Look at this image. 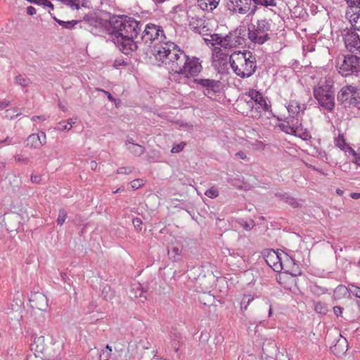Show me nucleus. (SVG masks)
Wrapping results in <instances>:
<instances>
[{
  "instance_id": "0e129e2a",
  "label": "nucleus",
  "mask_w": 360,
  "mask_h": 360,
  "mask_svg": "<svg viewBox=\"0 0 360 360\" xmlns=\"http://www.w3.org/2000/svg\"><path fill=\"white\" fill-rule=\"evenodd\" d=\"M254 226V222L252 221L250 224L249 223H245L244 224V227L246 229H252Z\"/></svg>"
},
{
  "instance_id": "680f3d73",
  "label": "nucleus",
  "mask_w": 360,
  "mask_h": 360,
  "mask_svg": "<svg viewBox=\"0 0 360 360\" xmlns=\"http://www.w3.org/2000/svg\"><path fill=\"white\" fill-rule=\"evenodd\" d=\"M41 180V177L38 175H32L31 176V181L33 183H39Z\"/></svg>"
},
{
  "instance_id": "473e14b6",
  "label": "nucleus",
  "mask_w": 360,
  "mask_h": 360,
  "mask_svg": "<svg viewBox=\"0 0 360 360\" xmlns=\"http://www.w3.org/2000/svg\"><path fill=\"white\" fill-rule=\"evenodd\" d=\"M350 293H352L354 296L360 298V288L354 285L349 284L348 285V288L347 289Z\"/></svg>"
},
{
  "instance_id": "ddd939ff",
  "label": "nucleus",
  "mask_w": 360,
  "mask_h": 360,
  "mask_svg": "<svg viewBox=\"0 0 360 360\" xmlns=\"http://www.w3.org/2000/svg\"><path fill=\"white\" fill-rule=\"evenodd\" d=\"M242 38L239 36H237L236 33H230L223 38L219 37L217 39H216V41L225 49H230L242 44Z\"/></svg>"
},
{
  "instance_id": "aec40b11",
  "label": "nucleus",
  "mask_w": 360,
  "mask_h": 360,
  "mask_svg": "<svg viewBox=\"0 0 360 360\" xmlns=\"http://www.w3.org/2000/svg\"><path fill=\"white\" fill-rule=\"evenodd\" d=\"M335 144L345 153L349 155H355V150L347 144L342 134H339L338 136L335 138Z\"/></svg>"
},
{
  "instance_id": "a18cd8bd",
  "label": "nucleus",
  "mask_w": 360,
  "mask_h": 360,
  "mask_svg": "<svg viewBox=\"0 0 360 360\" xmlns=\"http://www.w3.org/2000/svg\"><path fill=\"white\" fill-rule=\"evenodd\" d=\"M132 223L136 229H137V230L141 229L142 221L140 218L136 217V218L133 219Z\"/></svg>"
},
{
  "instance_id": "0eeeda50",
  "label": "nucleus",
  "mask_w": 360,
  "mask_h": 360,
  "mask_svg": "<svg viewBox=\"0 0 360 360\" xmlns=\"http://www.w3.org/2000/svg\"><path fill=\"white\" fill-rule=\"evenodd\" d=\"M202 67L201 65L191 63L189 68L186 70H177L176 71H169V79L172 82L178 84H186L190 77H194L201 72Z\"/></svg>"
},
{
  "instance_id": "4c0bfd02",
  "label": "nucleus",
  "mask_w": 360,
  "mask_h": 360,
  "mask_svg": "<svg viewBox=\"0 0 360 360\" xmlns=\"http://www.w3.org/2000/svg\"><path fill=\"white\" fill-rule=\"evenodd\" d=\"M15 160L18 162H22L25 165H27L30 162V159L27 157H25L22 154H16L14 156Z\"/></svg>"
},
{
  "instance_id": "2f4dec72",
  "label": "nucleus",
  "mask_w": 360,
  "mask_h": 360,
  "mask_svg": "<svg viewBox=\"0 0 360 360\" xmlns=\"http://www.w3.org/2000/svg\"><path fill=\"white\" fill-rule=\"evenodd\" d=\"M256 5L263 6H276L275 0H252Z\"/></svg>"
},
{
  "instance_id": "13d9d810",
  "label": "nucleus",
  "mask_w": 360,
  "mask_h": 360,
  "mask_svg": "<svg viewBox=\"0 0 360 360\" xmlns=\"http://www.w3.org/2000/svg\"><path fill=\"white\" fill-rule=\"evenodd\" d=\"M236 156L242 160H245L247 158L245 153L243 151H239L236 153Z\"/></svg>"
},
{
  "instance_id": "bb28decb",
  "label": "nucleus",
  "mask_w": 360,
  "mask_h": 360,
  "mask_svg": "<svg viewBox=\"0 0 360 360\" xmlns=\"http://www.w3.org/2000/svg\"><path fill=\"white\" fill-rule=\"evenodd\" d=\"M353 13L350 15L349 20L356 30L360 31V9L359 11H352Z\"/></svg>"
},
{
  "instance_id": "a19ab883",
  "label": "nucleus",
  "mask_w": 360,
  "mask_h": 360,
  "mask_svg": "<svg viewBox=\"0 0 360 360\" xmlns=\"http://www.w3.org/2000/svg\"><path fill=\"white\" fill-rule=\"evenodd\" d=\"M130 184H131V188L134 190H136V189L141 188L143 186V183L142 179H134L132 181H131Z\"/></svg>"
},
{
  "instance_id": "393cba45",
  "label": "nucleus",
  "mask_w": 360,
  "mask_h": 360,
  "mask_svg": "<svg viewBox=\"0 0 360 360\" xmlns=\"http://www.w3.org/2000/svg\"><path fill=\"white\" fill-rule=\"evenodd\" d=\"M15 83L21 87H28L32 84L31 79L26 75L20 74L15 77Z\"/></svg>"
},
{
  "instance_id": "e2e57ef3",
  "label": "nucleus",
  "mask_w": 360,
  "mask_h": 360,
  "mask_svg": "<svg viewBox=\"0 0 360 360\" xmlns=\"http://www.w3.org/2000/svg\"><path fill=\"white\" fill-rule=\"evenodd\" d=\"M350 197L355 200L359 199L360 198V193H351Z\"/></svg>"
},
{
  "instance_id": "6e6d98bb",
  "label": "nucleus",
  "mask_w": 360,
  "mask_h": 360,
  "mask_svg": "<svg viewBox=\"0 0 360 360\" xmlns=\"http://www.w3.org/2000/svg\"><path fill=\"white\" fill-rule=\"evenodd\" d=\"M276 196L278 197V198L281 199L282 200H285L286 199V197H288L289 195L286 193H276Z\"/></svg>"
},
{
  "instance_id": "4d7b16f0",
  "label": "nucleus",
  "mask_w": 360,
  "mask_h": 360,
  "mask_svg": "<svg viewBox=\"0 0 360 360\" xmlns=\"http://www.w3.org/2000/svg\"><path fill=\"white\" fill-rule=\"evenodd\" d=\"M98 91L103 92L107 96L109 101H115L114 98L112 96V95L108 91H105L103 89H98Z\"/></svg>"
},
{
  "instance_id": "338daca9",
  "label": "nucleus",
  "mask_w": 360,
  "mask_h": 360,
  "mask_svg": "<svg viewBox=\"0 0 360 360\" xmlns=\"http://www.w3.org/2000/svg\"><path fill=\"white\" fill-rule=\"evenodd\" d=\"M257 6L255 5L253 8H250V11L248 13L249 15H254L256 10H257Z\"/></svg>"
},
{
  "instance_id": "052dcab7",
  "label": "nucleus",
  "mask_w": 360,
  "mask_h": 360,
  "mask_svg": "<svg viewBox=\"0 0 360 360\" xmlns=\"http://www.w3.org/2000/svg\"><path fill=\"white\" fill-rule=\"evenodd\" d=\"M46 120V117L44 116V115H41V116H33L32 117V120L35 122L37 120H42V121H44Z\"/></svg>"
},
{
  "instance_id": "c756f323",
  "label": "nucleus",
  "mask_w": 360,
  "mask_h": 360,
  "mask_svg": "<svg viewBox=\"0 0 360 360\" xmlns=\"http://www.w3.org/2000/svg\"><path fill=\"white\" fill-rule=\"evenodd\" d=\"M342 347V348L338 351V352L336 354V355H339L340 354H345V352L347 349V344L345 339L344 340H339L336 345L333 347V352H335L337 350L339 349V347Z\"/></svg>"
},
{
  "instance_id": "ea45409f",
  "label": "nucleus",
  "mask_w": 360,
  "mask_h": 360,
  "mask_svg": "<svg viewBox=\"0 0 360 360\" xmlns=\"http://www.w3.org/2000/svg\"><path fill=\"white\" fill-rule=\"evenodd\" d=\"M285 202L290 205L293 207H297L300 205V203L297 201V200L295 199L293 197L290 196V195L288 197H286Z\"/></svg>"
},
{
  "instance_id": "1a4fd4ad",
  "label": "nucleus",
  "mask_w": 360,
  "mask_h": 360,
  "mask_svg": "<svg viewBox=\"0 0 360 360\" xmlns=\"http://www.w3.org/2000/svg\"><path fill=\"white\" fill-rule=\"evenodd\" d=\"M338 72L344 77L360 72V58L354 55L345 56L342 64L339 66Z\"/></svg>"
},
{
  "instance_id": "f704fd0d",
  "label": "nucleus",
  "mask_w": 360,
  "mask_h": 360,
  "mask_svg": "<svg viewBox=\"0 0 360 360\" xmlns=\"http://www.w3.org/2000/svg\"><path fill=\"white\" fill-rule=\"evenodd\" d=\"M346 2L352 8V11H359L360 0H346Z\"/></svg>"
},
{
  "instance_id": "c03bdc74",
  "label": "nucleus",
  "mask_w": 360,
  "mask_h": 360,
  "mask_svg": "<svg viewBox=\"0 0 360 360\" xmlns=\"http://www.w3.org/2000/svg\"><path fill=\"white\" fill-rule=\"evenodd\" d=\"M350 107L356 108L358 110H360V96L359 93L355 97V98L353 100V101H352Z\"/></svg>"
},
{
  "instance_id": "39448f33",
  "label": "nucleus",
  "mask_w": 360,
  "mask_h": 360,
  "mask_svg": "<svg viewBox=\"0 0 360 360\" xmlns=\"http://www.w3.org/2000/svg\"><path fill=\"white\" fill-rule=\"evenodd\" d=\"M314 96L319 104L325 109L331 111L335 106L334 91L330 85H323L314 89Z\"/></svg>"
},
{
  "instance_id": "5fc2aeb1",
  "label": "nucleus",
  "mask_w": 360,
  "mask_h": 360,
  "mask_svg": "<svg viewBox=\"0 0 360 360\" xmlns=\"http://www.w3.org/2000/svg\"><path fill=\"white\" fill-rule=\"evenodd\" d=\"M40 5H43L44 6H47L51 8L52 10L53 9V4H51L48 0H42Z\"/></svg>"
},
{
  "instance_id": "4be33fe9",
  "label": "nucleus",
  "mask_w": 360,
  "mask_h": 360,
  "mask_svg": "<svg viewBox=\"0 0 360 360\" xmlns=\"http://www.w3.org/2000/svg\"><path fill=\"white\" fill-rule=\"evenodd\" d=\"M129 294V297L132 300L138 297H143L144 299L146 298L145 295L146 292L143 291L140 284H134L133 285H131Z\"/></svg>"
},
{
  "instance_id": "bf43d9fd",
  "label": "nucleus",
  "mask_w": 360,
  "mask_h": 360,
  "mask_svg": "<svg viewBox=\"0 0 360 360\" xmlns=\"http://www.w3.org/2000/svg\"><path fill=\"white\" fill-rule=\"evenodd\" d=\"M354 158V160L356 165L360 166V153H357L355 151V155H352Z\"/></svg>"
},
{
  "instance_id": "cd10ccee",
  "label": "nucleus",
  "mask_w": 360,
  "mask_h": 360,
  "mask_svg": "<svg viewBox=\"0 0 360 360\" xmlns=\"http://www.w3.org/2000/svg\"><path fill=\"white\" fill-rule=\"evenodd\" d=\"M53 19L65 29L71 30L76 25L81 22V20H70V21H64L59 19H57L56 18L53 17Z\"/></svg>"
},
{
  "instance_id": "f257e3e1",
  "label": "nucleus",
  "mask_w": 360,
  "mask_h": 360,
  "mask_svg": "<svg viewBox=\"0 0 360 360\" xmlns=\"http://www.w3.org/2000/svg\"><path fill=\"white\" fill-rule=\"evenodd\" d=\"M91 28L90 31L95 34H100L107 30L112 41L124 54H129L138 49L147 51L158 44L167 41L163 30L160 26L148 24L142 33L140 41H134L141 30L142 24L134 18L126 15L113 16L109 21L103 20L94 15H85L84 20Z\"/></svg>"
},
{
  "instance_id": "864d4df0",
  "label": "nucleus",
  "mask_w": 360,
  "mask_h": 360,
  "mask_svg": "<svg viewBox=\"0 0 360 360\" xmlns=\"http://www.w3.org/2000/svg\"><path fill=\"white\" fill-rule=\"evenodd\" d=\"M10 105V101L7 100H3L0 102V110L4 109L6 107Z\"/></svg>"
},
{
  "instance_id": "7c9ffc66",
  "label": "nucleus",
  "mask_w": 360,
  "mask_h": 360,
  "mask_svg": "<svg viewBox=\"0 0 360 360\" xmlns=\"http://www.w3.org/2000/svg\"><path fill=\"white\" fill-rule=\"evenodd\" d=\"M349 44L352 46L351 51H357L360 53V38L359 36H352L351 42H349Z\"/></svg>"
},
{
  "instance_id": "e433bc0d",
  "label": "nucleus",
  "mask_w": 360,
  "mask_h": 360,
  "mask_svg": "<svg viewBox=\"0 0 360 360\" xmlns=\"http://www.w3.org/2000/svg\"><path fill=\"white\" fill-rule=\"evenodd\" d=\"M17 111H18V108H15L7 110H6L7 114H6V117L10 120H12L14 117L20 115L21 112H17Z\"/></svg>"
},
{
  "instance_id": "49530a36",
  "label": "nucleus",
  "mask_w": 360,
  "mask_h": 360,
  "mask_svg": "<svg viewBox=\"0 0 360 360\" xmlns=\"http://www.w3.org/2000/svg\"><path fill=\"white\" fill-rule=\"evenodd\" d=\"M110 354L109 351L102 350L99 356V360H108Z\"/></svg>"
},
{
  "instance_id": "f8f14e48",
  "label": "nucleus",
  "mask_w": 360,
  "mask_h": 360,
  "mask_svg": "<svg viewBox=\"0 0 360 360\" xmlns=\"http://www.w3.org/2000/svg\"><path fill=\"white\" fill-rule=\"evenodd\" d=\"M358 92L356 88L349 85L343 86L340 91L338 98L346 107L351 106L352 101L355 98Z\"/></svg>"
},
{
  "instance_id": "f3484780",
  "label": "nucleus",
  "mask_w": 360,
  "mask_h": 360,
  "mask_svg": "<svg viewBox=\"0 0 360 360\" xmlns=\"http://www.w3.org/2000/svg\"><path fill=\"white\" fill-rule=\"evenodd\" d=\"M188 26L191 30L200 34H204V32L207 31L205 20L198 16L188 15Z\"/></svg>"
},
{
  "instance_id": "6ab92c4d",
  "label": "nucleus",
  "mask_w": 360,
  "mask_h": 360,
  "mask_svg": "<svg viewBox=\"0 0 360 360\" xmlns=\"http://www.w3.org/2000/svg\"><path fill=\"white\" fill-rule=\"evenodd\" d=\"M302 122L301 120H295L291 119L290 121H287L286 124H281L283 130L292 134H297L301 130Z\"/></svg>"
},
{
  "instance_id": "dca6fc26",
  "label": "nucleus",
  "mask_w": 360,
  "mask_h": 360,
  "mask_svg": "<svg viewBox=\"0 0 360 360\" xmlns=\"http://www.w3.org/2000/svg\"><path fill=\"white\" fill-rule=\"evenodd\" d=\"M26 141L27 146L32 148H40L46 143V135L43 131L41 132V135L32 134L27 137Z\"/></svg>"
},
{
  "instance_id": "7ed1b4c3",
  "label": "nucleus",
  "mask_w": 360,
  "mask_h": 360,
  "mask_svg": "<svg viewBox=\"0 0 360 360\" xmlns=\"http://www.w3.org/2000/svg\"><path fill=\"white\" fill-rule=\"evenodd\" d=\"M230 66L239 77L245 79L253 75L257 70L256 56L252 52H234L229 56Z\"/></svg>"
},
{
  "instance_id": "b1692460",
  "label": "nucleus",
  "mask_w": 360,
  "mask_h": 360,
  "mask_svg": "<svg viewBox=\"0 0 360 360\" xmlns=\"http://www.w3.org/2000/svg\"><path fill=\"white\" fill-rule=\"evenodd\" d=\"M228 56L226 53L221 52V49L217 51L215 49L214 53L213 55V64L216 67L217 62L218 61L219 64L222 63L223 65H226L227 63Z\"/></svg>"
},
{
  "instance_id": "5701e85b",
  "label": "nucleus",
  "mask_w": 360,
  "mask_h": 360,
  "mask_svg": "<svg viewBox=\"0 0 360 360\" xmlns=\"http://www.w3.org/2000/svg\"><path fill=\"white\" fill-rule=\"evenodd\" d=\"M182 252V248L181 245L171 246L168 249V255L170 259L174 262L180 260Z\"/></svg>"
},
{
  "instance_id": "c85d7f7f",
  "label": "nucleus",
  "mask_w": 360,
  "mask_h": 360,
  "mask_svg": "<svg viewBox=\"0 0 360 360\" xmlns=\"http://www.w3.org/2000/svg\"><path fill=\"white\" fill-rule=\"evenodd\" d=\"M101 297L104 300L109 301L113 299L115 297V292L109 285H106L103 288Z\"/></svg>"
},
{
  "instance_id": "79ce46f5",
  "label": "nucleus",
  "mask_w": 360,
  "mask_h": 360,
  "mask_svg": "<svg viewBox=\"0 0 360 360\" xmlns=\"http://www.w3.org/2000/svg\"><path fill=\"white\" fill-rule=\"evenodd\" d=\"M132 168L130 167H122L117 169V173L121 174H128L131 173Z\"/></svg>"
},
{
  "instance_id": "09e8293b",
  "label": "nucleus",
  "mask_w": 360,
  "mask_h": 360,
  "mask_svg": "<svg viewBox=\"0 0 360 360\" xmlns=\"http://www.w3.org/2000/svg\"><path fill=\"white\" fill-rule=\"evenodd\" d=\"M56 129L59 130V131H63V130H65V129L70 130V127H68V123L65 124V122H62L59 123V127H57Z\"/></svg>"
},
{
  "instance_id": "69168bd1",
  "label": "nucleus",
  "mask_w": 360,
  "mask_h": 360,
  "mask_svg": "<svg viewBox=\"0 0 360 360\" xmlns=\"http://www.w3.org/2000/svg\"><path fill=\"white\" fill-rule=\"evenodd\" d=\"M90 167L92 169H95L97 167V163L95 161H91Z\"/></svg>"
},
{
  "instance_id": "c9c22d12",
  "label": "nucleus",
  "mask_w": 360,
  "mask_h": 360,
  "mask_svg": "<svg viewBox=\"0 0 360 360\" xmlns=\"http://www.w3.org/2000/svg\"><path fill=\"white\" fill-rule=\"evenodd\" d=\"M67 218V212L64 209H60L58 213V217L57 219V223L58 225L62 226Z\"/></svg>"
},
{
  "instance_id": "9d476101",
  "label": "nucleus",
  "mask_w": 360,
  "mask_h": 360,
  "mask_svg": "<svg viewBox=\"0 0 360 360\" xmlns=\"http://www.w3.org/2000/svg\"><path fill=\"white\" fill-rule=\"evenodd\" d=\"M263 256L266 263L271 267L274 271L280 272L283 269L281 258L278 252L274 250H266L263 252Z\"/></svg>"
},
{
  "instance_id": "37998d69",
  "label": "nucleus",
  "mask_w": 360,
  "mask_h": 360,
  "mask_svg": "<svg viewBox=\"0 0 360 360\" xmlns=\"http://www.w3.org/2000/svg\"><path fill=\"white\" fill-rule=\"evenodd\" d=\"M296 135L299 136L304 140H308L311 138L309 132L306 129L304 131H302V128L301 130Z\"/></svg>"
},
{
  "instance_id": "8fccbe9b",
  "label": "nucleus",
  "mask_w": 360,
  "mask_h": 360,
  "mask_svg": "<svg viewBox=\"0 0 360 360\" xmlns=\"http://www.w3.org/2000/svg\"><path fill=\"white\" fill-rule=\"evenodd\" d=\"M13 308H12V310L14 311L15 313H18L17 316H16V319H17V321H18V318L20 317V313H19V310H20V305L18 304V303H15V305H12Z\"/></svg>"
},
{
  "instance_id": "9b49d317",
  "label": "nucleus",
  "mask_w": 360,
  "mask_h": 360,
  "mask_svg": "<svg viewBox=\"0 0 360 360\" xmlns=\"http://www.w3.org/2000/svg\"><path fill=\"white\" fill-rule=\"evenodd\" d=\"M306 108V104L301 103L297 100H290L287 105V110L290 117L287 119H293L295 120L302 121V117L304 115Z\"/></svg>"
},
{
  "instance_id": "a211bd4d",
  "label": "nucleus",
  "mask_w": 360,
  "mask_h": 360,
  "mask_svg": "<svg viewBox=\"0 0 360 360\" xmlns=\"http://www.w3.org/2000/svg\"><path fill=\"white\" fill-rule=\"evenodd\" d=\"M231 4L230 10L240 14H247L250 10L252 0H231Z\"/></svg>"
},
{
  "instance_id": "774afa93",
  "label": "nucleus",
  "mask_w": 360,
  "mask_h": 360,
  "mask_svg": "<svg viewBox=\"0 0 360 360\" xmlns=\"http://www.w3.org/2000/svg\"><path fill=\"white\" fill-rule=\"evenodd\" d=\"M132 143H134L132 139H128L125 143L127 147Z\"/></svg>"
},
{
  "instance_id": "f03ea898",
  "label": "nucleus",
  "mask_w": 360,
  "mask_h": 360,
  "mask_svg": "<svg viewBox=\"0 0 360 360\" xmlns=\"http://www.w3.org/2000/svg\"><path fill=\"white\" fill-rule=\"evenodd\" d=\"M152 55L158 62L165 64L168 71L186 70L190 68L191 63L201 65L198 58L190 57L170 41L155 45L152 49Z\"/></svg>"
},
{
  "instance_id": "4468645a",
  "label": "nucleus",
  "mask_w": 360,
  "mask_h": 360,
  "mask_svg": "<svg viewBox=\"0 0 360 360\" xmlns=\"http://www.w3.org/2000/svg\"><path fill=\"white\" fill-rule=\"evenodd\" d=\"M31 349L37 352L44 354L49 359L55 357L54 355H51L49 352V349L45 344V338L44 336L35 338L33 343L31 344Z\"/></svg>"
},
{
  "instance_id": "de8ad7c7",
  "label": "nucleus",
  "mask_w": 360,
  "mask_h": 360,
  "mask_svg": "<svg viewBox=\"0 0 360 360\" xmlns=\"http://www.w3.org/2000/svg\"><path fill=\"white\" fill-rule=\"evenodd\" d=\"M184 143L178 144L172 147L171 152L173 153H179L184 148Z\"/></svg>"
},
{
  "instance_id": "6e6552de",
  "label": "nucleus",
  "mask_w": 360,
  "mask_h": 360,
  "mask_svg": "<svg viewBox=\"0 0 360 360\" xmlns=\"http://www.w3.org/2000/svg\"><path fill=\"white\" fill-rule=\"evenodd\" d=\"M244 96L248 98V100H247V98H245V100L248 106L251 108V111H253L255 105H257V107H255L256 112L259 109L267 112L271 108V105L267 103L262 94L257 90L250 89L245 93Z\"/></svg>"
},
{
  "instance_id": "2eb2a0df",
  "label": "nucleus",
  "mask_w": 360,
  "mask_h": 360,
  "mask_svg": "<svg viewBox=\"0 0 360 360\" xmlns=\"http://www.w3.org/2000/svg\"><path fill=\"white\" fill-rule=\"evenodd\" d=\"M30 302L32 307L41 311H46L48 307V299L41 292H35L31 295Z\"/></svg>"
},
{
  "instance_id": "a878e982",
  "label": "nucleus",
  "mask_w": 360,
  "mask_h": 360,
  "mask_svg": "<svg viewBox=\"0 0 360 360\" xmlns=\"http://www.w3.org/2000/svg\"><path fill=\"white\" fill-rule=\"evenodd\" d=\"M127 150L135 156H141L145 151V148L137 143H132L127 146Z\"/></svg>"
},
{
  "instance_id": "603ef678",
  "label": "nucleus",
  "mask_w": 360,
  "mask_h": 360,
  "mask_svg": "<svg viewBox=\"0 0 360 360\" xmlns=\"http://www.w3.org/2000/svg\"><path fill=\"white\" fill-rule=\"evenodd\" d=\"M27 13L29 15H33L36 13V9L33 6H30L27 8Z\"/></svg>"
},
{
  "instance_id": "58836bf2",
  "label": "nucleus",
  "mask_w": 360,
  "mask_h": 360,
  "mask_svg": "<svg viewBox=\"0 0 360 360\" xmlns=\"http://www.w3.org/2000/svg\"><path fill=\"white\" fill-rule=\"evenodd\" d=\"M205 194L210 198H214L219 195V191L217 188L212 187L207 190Z\"/></svg>"
},
{
  "instance_id": "412c9836",
  "label": "nucleus",
  "mask_w": 360,
  "mask_h": 360,
  "mask_svg": "<svg viewBox=\"0 0 360 360\" xmlns=\"http://www.w3.org/2000/svg\"><path fill=\"white\" fill-rule=\"evenodd\" d=\"M220 0H198L199 7L203 11H212L219 5Z\"/></svg>"
},
{
  "instance_id": "3c124183",
  "label": "nucleus",
  "mask_w": 360,
  "mask_h": 360,
  "mask_svg": "<svg viewBox=\"0 0 360 360\" xmlns=\"http://www.w3.org/2000/svg\"><path fill=\"white\" fill-rule=\"evenodd\" d=\"M342 308L339 307V306H335L333 307V311H334V313L336 316H340L341 315L342 312Z\"/></svg>"
},
{
  "instance_id": "423d86ee",
  "label": "nucleus",
  "mask_w": 360,
  "mask_h": 360,
  "mask_svg": "<svg viewBox=\"0 0 360 360\" xmlns=\"http://www.w3.org/2000/svg\"><path fill=\"white\" fill-rule=\"evenodd\" d=\"M193 82L197 84L198 89L201 90L205 96L212 98L221 92L222 84L219 80L208 78H196Z\"/></svg>"
},
{
  "instance_id": "72a5a7b5",
  "label": "nucleus",
  "mask_w": 360,
  "mask_h": 360,
  "mask_svg": "<svg viewBox=\"0 0 360 360\" xmlns=\"http://www.w3.org/2000/svg\"><path fill=\"white\" fill-rule=\"evenodd\" d=\"M253 299L254 298L250 295H244L240 302L241 309L245 310L247 309L248 306L253 300Z\"/></svg>"
},
{
  "instance_id": "20e7f679",
  "label": "nucleus",
  "mask_w": 360,
  "mask_h": 360,
  "mask_svg": "<svg viewBox=\"0 0 360 360\" xmlns=\"http://www.w3.org/2000/svg\"><path fill=\"white\" fill-rule=\"evenodd\" d=\"M271 27V20L266 18L258 20L256 24H250L248 26V39L251 42L262 45L270 39L268 33Z\"/></svg>"
}]
</instances>
